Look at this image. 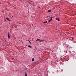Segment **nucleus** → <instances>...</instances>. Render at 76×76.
Here are the masks:
<instances>
[{
  "mask_svg": "<svg viewBox=\"0 0 76 76\" xmlns=\"http://www.w3.org/2000/svg\"><path fill=\"white\" fill-rule=\"evenodd\" d=\"M39 41V42H42L43 41H44V40H42L37 39V40H36V41Z\"/></svg>",
  "mask_w": 76,
  "mask_h": 76,
  "instance_id": "obj_1",
  "label": "nucleus"
},
{
  "mask_svg": "<svg viewBox=\"0 0 76 76\" xmlns=\"http://www.w3.org/2000/svg\"><path fill=\"white\" fill-rule=\"evenodd\" d=\"M49 18H51L50 20H48V23H49V22H50L51 21V20H52V19H53V17H50Z\"/></svg>",
  "mask_w": 76,
  "mask_h": 76,
  "instance_id": "obj_2",
  "label": "nucleus"
},
{
  "mask_svg": "<svg viewBox=\"0 0 76 76\" xmlns=\"http://www.w3.org/2000/svg\"><path fill=\"white\" fill-rule=\"evenodd\" d=\"M8 38H10V34H9V33H8Z\"/></svg>",
  "mask_w": 76,
  "mask_h": 76,
  "instance_id": "obj_3",
  "label": "nucleus"
},
{
  "mask_svg": "<svg viewBox=\"0 0 76 76\" xmlns=\"http://www.w3.org/2000/svg\"><path fill=\"white\" fill-rule=\"evenodd\" d=\"M6 19H7V20H9V21H10V20L8 18H7Z\"/></svg>",
  "mask_w": 76,
  "mask_h": 76,
  "instance_id": "obj_4",
  "label": "nucleus"
},
{
  "mask_svg": "<svg viewBox=\"0 0 76 76\" xmlns=\"http://www.w3.org/2000/svg\"><path fill=\"white\" fill-rule=\"evenodd\" d=\"M56 20H58V21H60V19H59V18H56Z\"/></svg>",
  "mask_w": 76,
  "mask_h": 76,
  "instance_id": "obj_5",
  "label": "nucleus"
},
{
  "mask_svg": "<svg viewBox=\"0 0 76 76\" xmlns=\"http://www.w3.org/2000/svg\"><path fill=\"white\" fill-rule=\"evenodd\" d=\"M28 47H29V48H31V47H32V46H31L30 45H29L28 46Z\"/></svg>",
  "mask_w": 76,
  "mask_h": 76,
  "instance_id": "obj_6",
  "label": "nucleus"
},
{
  "mask_svg": "<svg viewBox=\"0 0 76 76\" xmlns=\"http://www.w3.org/2000/svg\"><path fill=\"white\" fill-rule=\"evenodd\" d=\"M47 21H46L43 22V23H47Z\"/></svg>",
  "mask_w": 76,
  "mask_h": 76,
  "instance_id": "obj_7",
  "label": "nucleus"
},
{
  "mask_svg": "<svg viewBox=\"0 0 76 76\" xmlns=\"http://www.w3.org/2000/svg\"><path fill=\"white\" fill-rule=\"evenodd\" d=\"M34 58H33L32 59V61H34Z\"/></svg>",
  "mask_w": 76,
  "mask_h": 76,
  "instance_id": "obj_8",
  "label": "nucleus"
},
{
  "mask_svg": "<svg viewBox=\"0 0 76 76\" xmlns=\"http://www.w3.org/2000/svg\"><path fill=\"white\" fill-rule=\"evenodd\" d=\"M48 12H51V10H49L48 11Z\"/></svg>",
  "mask_w": 76,
  "mask_h": 76,
  "instance_id": "obj_9",
  "label": "nucleus"
},
{
  "mask_svg": "<svg viewBox=\"0 0 76 76\" xmlns=\"http://www.w3.org/2000/svg\"><path fill=\"white\" fill-rule=\"evenodd\" d=\"M25 76H28V75H27V74H26V73Z\"/></svg>",
  "mask_w": 76,
  "mask_h": 76,
  "instance_id": "obj_10",
  "label": "nucleus"
},
{
  "mask_svg": "<svg viewBox=\"0 0 76 76\" xmlns=\"http://www.w3.org/2000/svg\"><path fill=\"white\" fill-rule=\"evenodd\" d=\"M28 41L29 42L30 44H31V42L30 41H29V40H28Z\"/></svg>",
  "mask_w": 76,
  "mask_h": 76,
  "instance_id": "obj_11",
  "label": "nucleus"
},
{
  "mask_svg": "<svg viewBox=\"0 0 76 76\" xmlns=\"http://www.w3.org/2000/svg\"><path fill=\"white\" fill-rule=\"evenodd\" d=\"M72 39H73V38H72Z\"/></svg>",
  "mask_w": 76,
  "mask_h": 76,
  "instance_id": "obj_12",
  "label": "nucleus"
}]
</instances>
